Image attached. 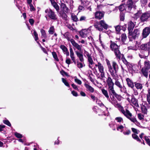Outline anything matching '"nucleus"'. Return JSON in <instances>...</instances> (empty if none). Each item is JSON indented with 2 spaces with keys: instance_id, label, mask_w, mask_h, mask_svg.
Returning <instances> with one entry per match:
<instances>
[{
  "instance_id": "39",
  "label": "nucleus",
  "mask_w": 150,
  "mask_h": 150,
  "mask_svg": "<svg viewBox=\"0 0 150 150\" xmlns=\"http://www.w3.org/2000/svg\"><path fill=\"white\" fill-rule=\"evenodd\" d=\"M135 86L137 89H141L142 88V84L139 83H135Z\"/></svg>"
},
{
  "instance_id": "27",
  "label": "nucleus",
  "mask_w": 150,
  "mask_h": 150,
  "mask_svg": "<svg viewBox=\"0 0 150 150\" xmlns=\"http://www.w3.org/2000/svg\"><path fill=\"white\" fill-rule=\"evenodd\" d=\"M121 93H126V89L125 87L124 86L121 85L118 87Z\"/></svg>"
},
{
  "instance_id": "49",
  "label": "nucleus",
  "mask_w": 150,
  "mask_h": 150,
  "mask_svg": "<svg viewBox=\"0 0 150 150\" xmlns=\"http://www.w3.org/2000/svg\"><path fill=\"white\" fill-rule=\"evenodd\" d=\"M132 137L134 139L136 140L137 141H139L140 140L139 139L138 137L135 134H133L132 135Z\"/></svg>"
},
{
  "instance_id": "56",
  "label": "nucleus",
  "mask_w": 150,
  "mask_h": 150,
  "mask_svg": "<svg viewBox=\"0 0 150 150\" xmlns=\"http://www.w3.org/2000/svg\"><path fill=\"white\" fill-rule=\"evenodd\" d=\"M30 7V10L31 11H34L35 10V8H34L33 5L31 4V3L30 4H28Z\"/></svg>"
},
{
  "instance_id": "48",
  "label": "nucleus",
  "mask_w": 150,
  "mask_h": 150,
  "mask_svg": "<svg viewBox=\"0 0 150 150\" xmlns=\"http://www.w3.org/2000/svg\"><path fill=\"white\" fill-rule=\"evenodd\" d=\"M60 48L64 52H67V48L64 45H61Z\"/></svg>"
},
{
  "instance_id": "40",
  "label": "nucleus",
  "mask_w": 150,
  "mask_h": 150,
  "mask_svg": "<svg viewBox=\"0 0 150 150\" xmlns=\"http://www.w3.org/2000/svg\"><path fill=\"white\" fill-rule=\"evenodd\" d=\"M144 68L149 69L150 68V65L149 62L148 61H146L144 62Z\"/></svg>"
},
{
  "instance_id": "21",
  "label": "nucleus",
  "mask_w": 150,
  "mask_h": 150,
  "mask_svg": "<svg viewBox=\"0 0 150 150\" xmlns=\"http://www.w3.org/2000/svg\"><path fill=\"white\" fill-rule=\"evenodd\" d=\"M61 8L63 11V12H68L69 11L68 8L66 6L65 4L62 3L61 4Z\"/></svg>"
},
{
  "instance_id": "16",
  "label": "nucleus",
  "mask_w": 150,
  "mask_h": 150,
  "mask_svg": "<svg viewBox=\"0 0 150 150\" xmlns=\"http://www.w3.org/2000/svg\"><path fill=\"white\" fill-rule=\"evenodd\" d=\"M130 103L132 104L134 106L139 107V105L137 103V100L134 97L133 95L132 96Z\"/></svg>"
},
{
  "instance_id": "7",
  "label": "nucleus",
  "mask_w": 150,
  "mask_h": 150,
  "mask_svg": "<svg viewBox=\"0 0 150 150\" xmlns=\"http://www.w3.org/2000/svg\"><path fill=\"white\" fill-rule=\"evenodd\" d=\"M45 12L46 14L45 17L47 18V17L51 19L56 20L57 19V16L55 13L50 9H47L45 11Z\"/></svg>"
},
{
  "instance_id": "17",
  "label": "nucleus",
  "mask_w": 150,
  "mask_h": 150,
  "mask_svg": "<svg viewBox=\"0 0 150 150\" xmlns=\"http://www.w3.org/2000/svg\"><path fill=\"white\" fill-rule=\"evenodd\" d=\"M70 52V56L71 58L75 64H76V61L75 58L74 56V53L72 48H71L69 49Z\"/></svg>"
},
{
  "instance_id": "62",
  "label": "nucleus",
  "mask_w": 150,
  "mask_h": 150,
  "mask_svg": "<svg viewBox=\"0 0 150 150\" xmlns=\"http://www.w3.org/2000/svg\"><path fill=\"white\" fill-rule=\"evenodd\" d=\"M141 12L139 11L137 13H135L134 15V17L136 18H138L141 14Z\"/></svg>"
},
{
  "instance_id": "45",
  "label": "nucleus",
  "mask_w": 150,
  "mask_h": 150,
  "mask_svg": "<svg viewBox=\"0 0 150 150\" xmlns=\"http://www.w3.org/2000/svg\"><path fill=\"white\" fill-rule=\"evenodd\" d=\"M142 111L143 113L145 114H147V109L145 106H142L141 107Z\"/></svg>"
},
{
  "instance_id": "31",
  "label": "nucleus",
  "mask_w": 150,
  "mask_h": 150,
  "mask_svg": "<svg viewBox=\"0 0 150 150\" xmlns=\"http://www.w3.org/2000/svg\"><path fill=\"white\" fill-rule=\"evenodd\" d=\"M115 120L117 122L119 123H122L124 122L123 118L120 117H116L115 118Z\"/></svg>"
},
{
  "instance_id": "24",
  "label": "nucleus",
  "mask_w": 150,
  "mask_h": 150,
  "mask_svg": "<svg viewBox=\"0 0 150 150\" xmlns=\"http://www.w3.org/2000/svg\"><path fill=\"white\" fill-rule=\"evenodd\" d=\"M63 36L64 37V38H66L68 40H70H70L71 38V34L68 32H67L65 33L64 34H63Z\"/></svg>"
},
{
  "instance_id": "5",
  "label": "nucleus",
  "mask_w": 150,
  "mask_h": 150,
  "mask_svg": "<svg viewBox=\"0 0 150 150\" xmlns=\"http://www.w3.org/2000/svg\"><path fill=\"white\" fill-rule=\"evenodd\" d=\"M107 83L108 86V90L110 93L112 94L114 96H116L117 94L116 93L114 88V83L112 82V79L108 77L107 79Z\"/></svg>"
},
{
  "instance_id": "22",
  "label": "nucleus",
  "mask_w": 150,
  "mask_h": 150,
  "mask_svg": "<svg viewBox=\"0 0 150 150\" xmlns=\"http://www.w3.org/2000/svg\"><path fill=\"white\" fill-rule=\"evenodd\" d=\"M85 86L87 91H89L91 93L93 92L94 89L92 87L87 84H85Z\"/></svg>"
},
{
  "instance_id": "53",
  "label": "nucleus",
  "mask_w": 150,
  "mask_h": 150,
  "mask_svg": "<svg viewBox=\"0 0 150 150\" xmlns=\"http://www.w3.org/2000/svg\"><path fill=\"white\" fill-rule=\"evenodd\" d=\"M3 122L5 124L9 126L10 127L11 126V125L10 122L7 120H3Z\"/></svg>"
},
{
  "instance_id": "4",
  "label": "nucleus",
  "mask_w": 150,
  "mask_h": 150,
  "mask_svg": "<svg viewBox=\"0 0 150 150\" xmlns=\"http://www.w3.org/2000/svg\"><path fill=\"white\" fill-rule=\"evenodd\" d=\"M75 52L77 57L79 58L80 61L81 62L77 61V66L79 68H81L85 66V64H84V59L83 57V54L79 52L77 50Z\"/></svg>"
},
{
  "instance_id": "60",
  "label": "nucleus",
  "mask_w": 150,
  "mask_h": 150,
  "mask_svg": "<svg viewBox=\"0 0 150 150\" xmlns=\"http://www.w3.org/2000/svg\"><path fill=\"white\" fill-rule=\"evenodd\" d=\"M147 100L149 104L150 103V92L149 91L148 94L147 95Z\"/></svg>"
},
{
  "instance_id": "46",
  "label": "nucleus",
  "mask_w": 150,
  "mask_h": 150,
  "mask_svg": "<svg viewBox=\"0 0 150 150\" xmlns=\"http://www.w3.org/2000/svg\"><path fill=\"white\" fill-rule=\"evenodd\" d=\"M14 134L16 137L18 138H21L23 137L22 135L16 132H15Z\"/></svg>"
},
{
  "instance_id": "38",
  "label": "nucleus",
  "mask_w": 150,
  "mask_h": 150,
  "mask_svg": "<svg viewBox=\"0 0 150 150\" xmlns=\"http://www.w3.org/2000/svg\"><path fill=\"white\" fill-rule=\"evenodd\" d=\"M118 78V76L117 75V77L116 79H114L115 80V84L116 86L118 88L120 86L122 85L118 81L117 79Z\"/></svg>"
},
{
  "instance_id": "10",
  "label": "nucleus",
  "mask_w": 150,
  "mask_h": 150,
  "mask_svg": "<svg viewBox=\"0 0 150 150\" xmlns=\"http://www.w3.org/2000/svg\"><path fill=\"white\" fill-rule=\"evenodd\" d=\"M92 27L90 26L87 29L82 30L80 33V34L82 38L86 37L87 35L91 33V28Z\"/></svg>"
},
{
  "instance_id": "52",
  "label": "nucleus",
  "mask_w": 150,
  "mask_h": 150,
  "mask_svg": "<svg viewBox=\"0 0 150 150\" xmlns=\"http://www.w3.org/2000/svg\"><path fill=\"white\" fill-rule=\"evenodd\" d=\"M33 34L35 37V40L36 41L38 39V34L35 30H34Z\"/></svg>"
},
{
  "instance_id": "57",
  "label": "nucleus",
  "mask_w": 150,
  "mask_h": 150,
  "mask_svg": "<svg viewBox=\"0 0 150 150\" xmlns=\"http://www.w3.org/2000/svg\"><path fill=\"white\" fill-rule=\"evenodd\" d=\"M67 26L70 30H74L75 29L70 24H68L67 25Z\"/></svg>"
},
{
  "instance_id": "18",
  "label": "nucleus",
  "mask_w": 150,
  "mask_h": 150,
  "mask_svg": "<svg viewBox=\"0 0 150 150\" xmlns=\"http://www.w3.org/2000/svg\"><path fill=\"white\" fill-rule=\"evenodd\" d=\"M135 25V24L132 21H130L129 22L128 29L129 30V33H130V32L132 31Z\"/></svg>"
},
{
  "instance_id": "47",
  "label": "nucleus",
  "mask_w": 150,
  "mask_h": 150,
  "mask_svg": "<svg viewBox=\"0 0 150 150\" xmlns=\"http://www.w3.org/2000/svg\"><path fill=\"white\" fill-rule=\"evenodd\" d=\"M62 82L64 83V84L67 86L68 87H70L69 85V84L68 82L67 81L64 79V78H62Z\"/></svg>"
},
{
  "instance_id": "8",
  "label": "nucleus",
  "mask_w": 150,
  "mask_h": 150,
  "mask_svg": "<svg viewBox=\"0 0 150 150\" xmlns=\"http://www.w3.org/2000/svg\"><path fill=\"white\" fill-rule=\"evenodd\" d=\"M84 56L86 57L88 59L89 63V67L91 69L93 68V65L94 63L91 54L87 51L85 50L84 53Z\"/></svg>"
},
{
  "instance_id": "64",
  "label": "nucleus",
  "mask_w": 150,
  "mask_h": 150,
  "mask_svg": "<svg viewBox=\"0 0 150 150\" xmlns=\"http://www.w3.org/2000/svg\"><path fill=\"white\" fill-rule=\"evenodd\" d=\"M60 73H61V74L63 76H64V75H65L67 76H69V75L68 74L67 72L64 71H61Z\"/></svg>"
},
{
  "instance_id": "54",
  "label": "nucleus",
  "mask_w": 150,
  "mask_h": 150,
  "mask_svg": "<svg viewBox=\"0 0 150 150\" xmlns=\"http://www.w3.org/2000/svg\"><path fill=\"white\" fill-rule=\"evenodd\" d=\"M74 80L76 83L79 85H81L82 83L81 81L80 80L78 79L76 77H75Z\"/></svg>"
},
{
  "instance_id": "44",
  "label": "nucleus",
  "mask_w": 150,
  "mask_h": 150,
  "mask_svg": "<svg viewBox=\"0 0 150 150\" xmlns=\"http://www.w3.org/2000/svg\"><path fill=\"white\" fill-rule=\"evenodd\" d=\"M96 102L97 104H98L101 107L104 106L103 104L98 99V98L96 99Z\"/></svg>"
},
{
  "instance_id": "42",
  "label": "nucleus",
  "mask_w": 150,
  "mask_h": 150,
  "mask_svg": "<svg viewBox=\"0 0 150 150\" xmlns=\"http://www.w3.org/2000/svg\"><path fill=\"white\" fill-rule=\"evenodd\" d=\"M71 17L72 20L74 21H78V19L76 16L74 14H72L71 15Z\"/></svg>"
},
{
  "instance_id": "41",
  "label": "nucleus",
  "mask_w": 150,
  "mask_h": 150,
  "mask_svg": "<svg viewBox=\"0 0 150 150\" xmlns=\"http://www.w3.org/2000/svg\"><path fill=\"white\" fill-rule=\"evenodd\" d=\"M52 54L54 59L57 61H59V59L57 57V54L55 52H52Z\"/></svg>"
},
{
  "instance_id": "13",
  "label": "nucleus",
  "mask_w": 150,
  "mask_h": 150,
  "mask_svg": "<svg viewBox=\"0 0 150 150\" xmlns=\"http://www.w3.org/2000/svg\"><path fill=\"white\" fill-rule=\"evenodd\" d=\"M150 16V14L148 12H146L142 13L140 16V19L142 22L147 21Z\"/></svg>"
},
{
  "instance_id": "15",
  "label": "nucleus",
  "mask_w": 150,
  "mask_h": 150,
  "mask_svg": "<svg viewBox=\"0 0 150 150\" xmlns=\"http://www.w3.org/2000/svg\"><path fill=\"white\" fill-rule=\"evenodd\" d=\"M140 48L142 50H149L150 48V43L149 42L145 44H143L140 46Z\"/></svg>"
},
{
  "instance_id": "6",
  "label": "nucleus",
  "mask_w": 150,
  "mask_h": 150,
  "mask_svg": "<svg viewBox=\"0 0 150 150\" xmlns=\"http://www.w3.org/2000/svg\"><path fill=\"white\" fill-rule=\"evenodd\" d=\"M94 26L97 29L101 31L103 30V28L105 29H107L108 26L104 21L101 20L99 22L96 23Z\"/></svg>"
},
{
  "instance_id": "2",
  "label": "nucleus",
  "mask_w": 150,
  "mask_h": 150,
  "mask_svg": "<svg viewBox=\"0 0 150 150\" xmlns=\"http://www.w3.org/2000/svg\"><path fill=\"white\" fill-rule=\"evenodd\" d=\"M120 106L121 107L120 111L125 117L129 119L131 122L134 123H135L137 122L136 119L134 116H132V114L128 110L126 109L125 110L124 109L123 107L120 105Z\"/></svg>"
},
{
  "instance_id": "23",
  "label": "nucleus",
  "mask_w": 150,
  "mask_h": 150,
  "mask_svg": "<svg viewBox=\"0 0 150 150\" xmlns=\"http://www.w3.org/2000/svg\"><path fill=\"white\" fill-rule=\"evenodd\" d=\"M149 69L146 68H142V69L141 71L143 75L146 77H147L148 75V72Z\"/></svg>"
},
{
  "instance_id": "26",
  "label": "nucleus",
  "mask_w": 150,
  "mask_h": 150,
  "mask_svg": "<svg viewBox=\"0 0 150 150\" xmlns=\"http://www.w3.org/2000/svg\"><path fill=\"white\" fill-rule=\"evenodd\" d=\"M125 127V124H124L123 125H118L117 126V129L118 131L120 130L121 132L122 131H123L124 130V128Z\"/></svg>"
},
{
  "instance_id": "20",
  "label": "nucleus",
  "mask_w": 150,
  "mask_h": 150,
  "mask_svg": "<svg viewBox=\"0 0 150 150\" xmlns=\"http://www.w3.org/2000/svg\"><path fill=\"white\" fill-rule=\"evenodd\" d=\"M104 16V14L103 13L100 11H97L95 14V17L96 18L101 19Z\"/></svg>"
},
{
  "instance_id": "58",
  "label": "nucleus",
  "mask_w": 150,
  "mask_h": 150,
  "mask_svg": "<svg viewBox=\"0 0 150 150\" xmlns=\"http://www.w3.org/2000/svg\"><path fill=\"white\" fill-rule=\"evenodd\" d=\"M114 123L113 122H111L109 124V125L110 127L112 128L113 130H115V128L114 127Z\"/></svg>"
},
{
  "instance_id": "43",
  "label": "nucleus",
  "mask_w": 150,
  "mask_h": 150,
  "mask_svg": "<svg viewBox=\"0 0 150 150\" xmlns=\"http://www.w3.org/2000/svg\"><path fill=\"white\" fill-rule=\"evenodd\" d=\"M122 55L121 59L123 62L126 65H127L128 64V62L125 58L124 57V56L123 54H121Z\"/></svg>"
},
{
  "instance_id": "36",
  "label": "nucleus",
  "mask_w": 150,
  "mask_h": 150,
  "mask_svg": "<svg viewBox=\"0 0 150 150\" xmlns=\"http://www.w3.org/2000/svg\"><path fill=\"white\" fill-rule=\"evenodd\" d=\"M122 42L125 44V42L127 39V36L125 34H122L121 36Z\"/></svg>"
},
{
  "instance_id": "14",
  "label": "nucleus",
  "mask_w": 150,
  "mask_h": 150,
  "mask_svg": "<svg viewBox=\"0 0 150 150\" xmlns=\"http://www.w3.org/2000/svg\"><path fill=\"white\" fill-rule=\"evenodd\" d=\"M150 33V28H149L146 27L144 29L142 33V38H146L149 35Z\"/></svg>"
},
{
  "instance_id": "51",
  "label": "nucleus",
  "mask_w": 150,
  "mask_h": 150,
  "mask_svg": "<svg viewBox=\"0 0 150 150\" xmlns=\"http://www.w3.org/2000/svg\"><path fill=\"white\" fill-rule=\"evenodd\" d=\"M115 28L117 33H119L121 30V26L119 25H118L115 27Z\"/></svg>"
},
{
  "instance_id": "34",
  "label": "nucleus",
  "mask_w": 150,
  "mask_h": 150,
  "mask_svg": "<svg viewBox=\"0 0 150 150\" xmlns=\"http://www.w3.org/2000/svg\"><path fill=\"white\" fill-rule=\"evenodd\" d=\"M127 8L125 4H122L119 6V9L121 11H124L125 10V9Z\"/></svg>"
},
{
  "instance_id": "11",
  "label": "nucleus",
  "mask_w": 150,
  "mask_h": 150,
  "mask_svg": "<svg viewBox=\"0 0 150 150\" xmlns=\"http://www.w3.org/2000/svg\"><path fill=\"white\" fill-rule=\"evenodd\" d=\"M135 5L132 0H128L127 2L126 7L127 8L125 11L127 12H129L133 7H135Z\"/></svg>"
},
{
  "instance_id": "32",
  "label": "nucleus",
  "mask_w": 150,
  "mask_h": 150,
  "mask_svg": "<svg viewBox=\"0 0 150 150\" xmlns=\"http://www.w3.org/2000/svg\"><path fill=\"white\" fill-rule=\"evenodd\" d=\"M60 17L65 21L67 20V18L66 14L64 12H62L60 13Z\"/></svg>"
},
{
  "instance_id": "28",
  "label": "nucleus",
  "mask_w": 150,
  "mask_h": 150,
  "mask_svg": "<svg viewBox=\"0 0 150 150\" xmlns=\"http://www.w3.org/2000/svg\"><path fill=\"white\" fill-rule=\"evenodd\" d=\"M101 91L103 94L105 96V97L107 98V99L108 100L109 99V96L107 91L104 89H102Z\"/></svg>"
},
{
  "instance_id": "9",
  "label": "nucleus",
  "mask_w": 150,
  "mask_h": 150,
  "mask_svg": "<svg viewBox=\"0 0 150 150\" xmlns=\"http://www.w3.org/2000/svg\"><path fill=\"white\" fill-rule=\"evenodd\" d=\"M70 42L73 46V48L74 50L75 49H77L78 51L82 54V45H80L77 43L76 42L75 40L73 39L70 40Z\"/></svg>"
},
{
  "instance_id": "61",
  "label": "nucleus",
  "mask_w": 150,
  "mask_h": 150,
  "mask_svg": "<svg viewBox=\"0 0 150 150\" xmlns=\"http://www.w3.org/2000/svg\"><path fill=\"white\" fill-rule=\"evenodd\" d=\"M131 129L132 131L136 133V134H138L139 132V131L138 130H137L136 129L134 128H131Z\"/></svg>"
},
{
  "instance_id": "33",
  "label": "nucleus",
  "mask_w": 150,
  "mask_h": 150,
  "mask_svg": "<svg viewBox=\"0 0 150 150\" xmlns=\"http://www.w3.org/2000/svg\"><path fill=\"white\" fill-rule=\"evenodd\" d=\"M40 32L41 33V38H46L47 37L46 33L45 30L41 29L40 30Z\"/></svg>"
},
{
  "instance_id": "37",
  "label": "nucleus",
  "mask_w": 150,
  "mask_h": 150,
  "mask_svg": "<svg viewBox=\"0 0 150 150\" xmlns=\"http://www.w3.org/2000/svg\"><path fill=\"white\" fill-rule=\"evenodd\" d=\"M54 31V29L53 26H52L50 27L48 32L50 34H53Z\"/></svg>"
},
{
  "instance_id": "63",
  "label": "nucleus",
  "mask_w": 150,
  "mask_h": 150,
  "mask_svg": "<svg viewBox=\"0 0 150 150\" xmlns=\"http://www.w3.org/2000/svg\"><path fill=\"white\" fill-rule=\"evenodd\" d=\"M90 96L91 98L93 101H95V100H96V99H97L98 98L92 94H91Z\"/></svg>"
},
{
  "instance_id": "30",
  "label": "nucleus",
  "mask_w": 150,
  "mask_h": 150,
  "mask_svg": "<svg viewBox=\"0 0 150 150\" xmlns=\"http://www.w3.org/2000/svg\"><path fill=\"white\" fill-rule=\"evenodd\" d=\"M122 132L125 135H128L131 133V132L129 129H125L123 131H122Z\"/></svg>"
},
{
  "instance_id": "25",
  "label": "nucleus",
  "mask_w": 150,
  "mask_h": 150,
  "mask_svg": "<svg viewBox=\"0 0 150 150\" xmlns=\"http://www.w3.org/2000/svg\"><path fill=\"white\" fill-rule=\"evenodd\" d=\"M108 100L113 105H115L117 103V101L116 99L113 96L112 97H111V99L109 98Z\"/></svg>"
},
{
  "instance_id": "3",
  "label": "nucleus",
  "mask_w": 150,
  "mask_h": 150,
  "mask_svg": "<svg viewBox=\"0 0 150 150\" xmlns=\"http://www.w3.org/2000/svg\"><path fill=\"white\" fill-rule=\"evenodd\" d=\"M110 47V49L114 52L116 58L120 60L121 54L119 50L118 46L114 42H111Z\"/></svg>"
},
{
  "instance_id": "19",
  "label": "nucleus",
  "mask_w": 150,
  "mask_h": 150,
  "mask_svg": "<svg viewBox=\"0 0 150 150\" xmlns=\"http://www.w3.org/2000/svg\"><path fill=\"white\" fill-rule=\"evenodd\" d=\"M126 81L127 82V84L129 87H130L132 88H133L134 87V83L129 78H127L126 79Z\"/></svg>"
},
{
  "instance_id": "55",
  "label": "nucleus",
  "mask_w": 150,
  "mask_h": 150,
  "mask_svg": "<svg viewBox=\"0 0 150 150\" xmlns=\"http://www.w3.org/2000/svg\"><path fill=\"white\" fill-rule=\"evenodd\" d=\"M139 119L140 120H142L144 119V116L141 113H139L137 115Z\"/></svg>"
},
{
  "instance_id": "29",
  "label": "nucleus",
  "mask_w": 150,
  "mask_h": 150,
  "mask_svg": "<svg viewBox=\"0 0 150 150\" xmlns=\"http://www.w3.org/2000/svg\"><path fill=\"white\" fill-rule=\"evenodd\" d=\"M52 5L54 7V8L56 9L57 11H58L59 9V8L58 5L54 1H51Z\"/></svg>"
},
{
  "instance_id": "35",
  "label": "nucleus",
  "mask_w": 150,
  "mask_h": 150,
  "mask_svg": "<svg viewBox=\"0 0 150 150\" xmlns=\"http://www.w3.org/2000/svg\"><path fill=\"white\" fill-rule=\"evenodd\" d=\"M98 67L100 72L104 71V68L103 65L99 62L98 63Z\"/></svg>"
},
{
  "instance_id": "59",
  "label": "nucleus",
  "mask_w": 150,
  "mask_h": 150,
  "mask_svg": "<svg viewBox=\"0 0 150 150\" xmlns=\"http://www.w3.org/2000/svg\"><path fill=\"white\" fill-rule=\"evenodd\" d=\"M125 19L124 14L122 13H120V19L122 21H123Z\"/></svg>"
},
{
  "instance_id": "12",
  "label": "nucleus",
  "mask_w": 150,
  "mask_h": 150,
  "mask_svg": "<svg viewBox=\"0 0 150 150\" xmlns=\"http://www.w3.org/2000/svg\"><path fill=\"white\" fill-rule=\"evenodd\" d=\"M129 38L132 37L134 39H135L139 35L140 31L138 29H135L132 33L130 32V33H129Z\"/></svg>"
},
{
  "instance_id": "50",
  "label": "nucleus",
  "mask_w": 150,
  "mask_h": 150,
  "mask_svg": "<svg viewBox=\"0 0 150 150\" xmlns=\"http://www.w3.org/2000/svg\"><path fill=\"white\" fill-rule=\"evenodd\" d=\"M149 137L146 136L144 137V139L147 143L149 146H150V141Z\"/></svg>"
},
{
  "instance_id": "1",
  "label": "nucleus",
  "mask_w": 150,
  "mask_h": 150,
  "mask_svg": "<svg viewBox=\"0 0 150 150\" xmlns=\"http://www.w3.org/2000/svg\"><path fill=\"white\" fill-rule=\"evenodd\" d=\"M106 63L108 66L109 71L113 79H116L117 75L116 74V71L118 68V65L115 62H112L113 68L110 64V62L108 60H106Z\"/></svg>"
}]
</instances>
